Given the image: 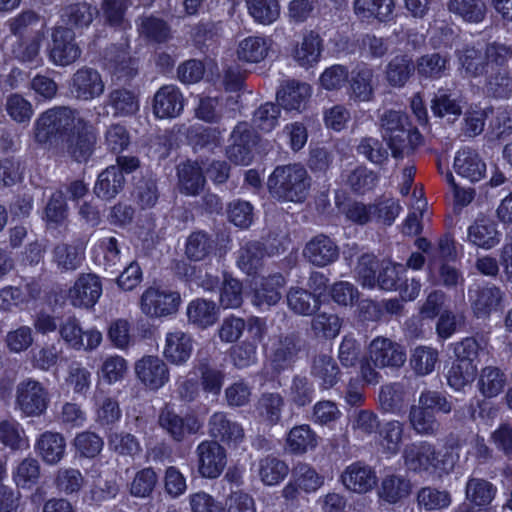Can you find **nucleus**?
<instances>
[{
    "instance_id": "a19ab883",
    "label": "nucleus",
    "mask_w": 512,
    "mask_h": 512,
    "mask_svg": "<svg viewBox=\"0 0 512 512\" xmlns=\"http://www.w3.org/2000/svg\"><path fill=\"white\" fill-rule=\"evenodd\" d=\"M477 371V363L455 358L447 372L448 385L454 390L460 391L474 381Z\"/></svg>"
},
{
    "instance_id": "1a4fd4ad",
    "label": "nucleus",
    "mask_w": 512,
    "mask_h": 512,
    "mask_svg": "<svg viewBox=\"0 0 512 512\" xmlns=\"http://www.w3.org/2000/svg\"><path fill=\"white\" fill-rule=\"evenodd\" d=\"M52 44L49 48V59L57 66H68L81 55V49L75 41L71 28L56 27L51 35Z\"/></svg>"
},
{
    "instance_id": "f03ea898",
    "label": "nucleus",
    "mask_w": 512,
    "mask_h": 512,
    "mask_svg": "<svg viewBox=\"0 0 512 512\" xmlns=\"http://www.w3.org/2000/svg\"><path fill=\"white\" fill-rule=\"evenodd\" d=\"M268 189L281 201L302 202L308 195L310 178L299 164L277 166L268 178Z\"/></svg>"
},
{
    "instance_id": "f257e3e1",
    "label": "nucleus",
    "mask_w": 512,
    "mask_h": 512,
    "mask_svg": "<svg viewBox=\"0 0 512 512\" xmlns=\"http://www.w3.org/2000/svg\"><path fill=\"white\" fill-rule=\"evenodd\" d=\"M406 359V350L401 344L390 338L377 336L367 345L366 358L360 366L361 377L369 384H377L381 378L378 369H399Z\"/></svg>"
},
{
    "instance_id": "2f4dec72",
    "label": "nucleus",
    "mask_w": 512,
    "mask_h": 512,
    "mask_svg": "<svg viewBox=\"0 0 512 512\" xmlns=\"http://www.w3.org/2000/svg\"><path fill=\"white\" fill-rule=\"evenodd\" d=\"M106 105L111 108L114 117L131 116L140 108L139 97L134 90L115 88L107 96Z\"/></svg>"
},
{
    "instance_id": "a18cd8bd",
    "label": "nucleus",
    "mask_w": 512,
    "mask_h": 512,
    "mask_svg": "<svg viewBox=\"0 0 512 512\" xmlns=\"http://www.w3.org/2000/svg\"><path fill=\"white\" fill-rule=\"evenodd\" d=\"M449 65V58L439 53L425 54L419 57L415 63V71L419 77L426 79L441 78Z\"/></svg>"
},
{
    "instance_id": "4468645a",
    "label": "nucleus",
    "mask_w": 512,
    "mask_h": 512,
    "mask_svg": "<svg viewBox=\"0 0 512 512\" xmlns=\"http://www.w3.org/2000/svg\"><path fill=\"white\" fill-rule=\"evenodd\" d=\"M158 423L176 441H182L186 435L197 433L201 427L195 416L181 417L169 405L160 410Z\"/></svg>"
},
{
    "instance_id": "72a5a7b5",
    "label": "nucleus",
    "mask_w": 512,
    "mask_h": 512,
    "mask_svg": "<svg viewBox=\"0 0 512 512\" xmlns=\"http://www.w3.org/2000/svg\"><path fill=\"white\" fill-rule=\"evenodd\" d=\"M288 464L272 455L261 458L257 463L256 472L260 481L266 486L280 484L289 474Z\"/></svg>"
},
{
    "instance_id": "b1692460",
    "label": "nucleus",
    "mask_w": 512,
    "mask_h": 512,
    "mask_svg": "<svg viewBox=\"0 0 512 512\" xmlns=\"http://www.w3.org/2000/svg\"><path fill=\"white\" fill-rule=\"evenodd\" d=\"M183 101L178 87L165 85L154 96L153 112L161 119L177 117L183 110Z\"/></svg>"
},
{
    "instance_id": "de8ad7c7",
    "label": "nucleus",
    "mask_w": 512,
    "mask_h": 512,
    "mask_svg": "<svg viewBox=\"0 0 512 512\" xmlns=\"http://www.w3.org/2000/svg\"><path fill=\"white\" fill-rule=\"evenodd\" d=\"M97 9L87 3H75L66 6L61 14L63 22L71 28L82 29L88 27L95 15Z\"/></svg>"
},
{
    "instance_id": "a878e982",
    "label": "nucleus",
    "mask_w": 512,
    "mask_h": 512,
    "mask_svg": "<svg viewBox=\"0 0 512 512\" xmlns=\"http://www.w3.org/2000/svg\"><path fill=\"white\" fill-rule=\"evenodd\" d=\"M454 169L461 177L477 182L485 176L486 164L475 150L463 148L456 153Z\"/></svg>"
},
{
    "instance_id": "39448f33",
    "label": "nucleus",
    "mask_w": 512,
    "mask_h": 512,
    "mask_svg": "<svg viewBox=\"0 0 512 512\" xmlns=\"http://www.w3.org/2000/svg\"><path fill=\"white\" fill-rule=\"evenodd\" d=\"M382 136L394 158H402L413 150L414 141L420 134L412 131L408 117L401 111L386 110L379 117Z\"/></svg>"
},
{
    "instance_id": "393cba45",
    "label": "nucleus",
    "mask_w": 512,
    "mask_h": 512,
    "mask_svg": "<svg viewBox=\"0 0 512 512\" xmlns=\"http://www.w3.org/2000/svg\"><path fill=\"white\" fill-rule=\"evenodd\" d=\"M304 256L313 265L324 267L337 260L339 249L329 237L318 235L306 244Z\"/></svg>"
},
{
    "instance_id": "6ab92c4d",
    "label": "nucleus",
    "mask_w": 512,
    "mask_h": 512,
    "mask_svg": "<svg viewBox=\"0 0 512 512\" xmlns=\"http://www.w3.org/2000/svg\"><path fill=\"white\" fill-rule=\"evenodd\" d=\"M105 90L101 74L92 68L79 69L72 78L71 93L80 100H93L100 97Z\"/></svg>"
},
{
    "instance_id": "37998d69",
    "label": "nucleus",
    "mask_w": 512,
    "mask_h": 512,
    "mask_svg": "<svg viewBox=\"0 0 512 512\" xmlns=\"http://www.w3.org/2000/svg\"><path fill=\"white\" fill-rule=\"evenodd\" d=\"M269 47L267 39L259 36H249L239 42L237 56L242 61L258 63L266 58Z\"/></svg>"
},
{
    "instance_id": "69168bd1",
    "label": "nucleus",
    "mask_w": 512,
    "mask_h": 512,
    "mask_svg": "<svg viewBox=\"0 0 512 512\" xmlns=\"http://www.w3.org/2000/svg\"><path fill=\"white\" fill-rule=\"evenodd\" d=\"M84 484L85 478L78 469L65 467L57 471L55 478L56 488L66 495L78 493Z\"/></svg>"
},
{
    "instance_id": "49530a36",
    "label": "nucleus",
    "mask_w": 512,
    "mask_h": 512,
    "mask_svg": "<svg viewBox=\"0 0 512 512\" xmlns=\"http://www.w3.org/2000/svg\"><path fill=\"white\" fill-rule=\"evenodd\" d=\"M411 428L421 436H434L440 429V423L431 411L418 405H412L409 411Z\"/></svg>"
},
{
    "instance_id": "4d7b16f0",
    "label": "nucleus",
    "mask_w": 512,
    "mask_h": 512,
    "mask_svg": "<svg viewBox=\"0 0 512 512\" xmlns=\"http://www.w3.org/2000/svg\"><path fill=\"white\" fill-rule=\"evenodd\" d=\"M288 307L298 315H311L318 309V300L309 291L292 287L287 293Z\"/></svg>"
},
{
    "instance_id": "c85d7f7f",
    "label": "nucleus",
    "mask_w": 512,
    "mask_h": 512,
    "mask_svg": "<svg viewBox=\"0 0 512 512\" xmlns=\"http://www.w3.org/2000/svg\"><path fill=\"white\" fill-rule=\"evenodd\" d=\"M96 136L92 126L76 131L65 139L66 151L77 162H86L94 151Z\"/></svg>"
},
{
    "instance_id": "ddd939ff",
    "label": "nucleus",
    "mask_w": 512,
    "mask_h": 512,
    "mask_svg": "<svg viewBox=\"0 0 512 512\" xmlns=\"http://www.w3.org/2000/svg\"><path fill=\"white\" fill-rule=\"evenodd\" d=\"M139 381L150 390L162 388L170 379L167 364L158 356H144L135 363Z\"/></svg>"
},
{
    "instance_id": "2eb2a0df",
    "label": "nucleus",
    "mask_w": 512,
    "mask_h": 512,
    "mask_svg": "<svg viewBox=\"0 0 512 512\" xmlns=\"http://www.w3.org/2000/svg\"><path fill=\"white\" fill-rule=\"evenodd\" d=\"M340 480L348 491L365 494L375 488L378 478L372 467L362 462H354L343 470Z\"/></svg>"
},
{
    "instance_id": "c9c22d12",
    "label": "nucleus",
    "mask_w": 512,
    "mask_h": 512,
    "mask_svg": "<svg viewBox=\"0 0 512 512\" xmlns=\"http://www.w3.org/2000/svg\"><path fill=\"white\" fill-rule=\"evenodd\" d=\"M284 407V399L279 393H263L255 405L258 418L267 425H276Z\"/></svg>"
},
{
    "instance_id": "f8f14e48",
    "label": "nucleus",
    "mask_w": 512,
    "mask_h": 512,
    "mask_svg": "<svg viewBox=\"0 0 512 512\" xmlns=\"http://www.w3.org/2000/svg\"><path fill=\"white\" fill-rule=\"evenodd\" d=\"M468 297L474 315L485 319L503 307L505 293L495 285H478L469 288Z\"/></svg>"
},
{
    "instance_id": "09e8293b",
    "label": "nucleus",
    "mask_w": 512,
    "mask_h": 512,
    "mask_svg": "<svg viewBox=\"0 0 512 512\" xmlns=\"http://www.w3.org/2000/svg\"><path fill=\"white\" fill-rule=\"evenodd\" d=\"M312 375L320 381L323 388L328 389L338 382L340 370L330 355L321 354L314 359Z\"/></svg>"
},
{
    "instance_id": "5701e85b",
    "label": "nucleus",
    "mask_w": 512,
    "mask_h": 512,
    "mask_svg": "<svg viewBox=\"0 0 512 512\" xmlns=\"http://www.w3.org/2000/svg\"><path fill=\"white\" fill-rule=\"evenodd\" d=\"M127 41L111 46L105 52L107 66L117 80L127 81L137 73L136 61L129 56Z\"/></svg>"
},
{
    "instance_id": "4c0bfd02",
    "label": "nucleus",
    "mask_w": 512,
    "mask_h": 512,
    "mask_svg": "<svg viewBox=\"0 0 512 512\" xmlns=\"http://www.w3.org/2000/svg\"><path fill=\"white\" fill-rule=\"evenodd\" d=\"M507 383L505 373L495 366H486L481 369L477 382L480 393L487 398L498 396Z\"/></svg>"
},
{
    "instance_id": "e433bc0d",
    "label": "nucleus",
    "mask_w": 512,
    "mask_h": 512,
    "mask_svg": "<svg viewBox=\"0 0 512 512\" xmlns=\"http://www.w3.org/2000/svg\"><path fill=\"white\" fill-rule=\"evenodd\" d=\"M317 446V435L309 425L293 427L286 439L287 450L296 455L304 454Z\"/></svg>"
},
{
    "instance_id": "603ef678",
    "label": "nucleus",
    "mask_w": 512,
    "mask_h": 512,
    "mask_svg": "<svg viewBox=\"0 0 512 512\" xmlns=\"http://www.w3.org/2000/svg\"><path fill=\"white\" fill-rule=\"evenodd\" d=\"M187 316L190 322L200 327H208L218 318L215 303L204 299L191 301L187 307Z\"/></svg>"
},
{
    "instance_id": "58836bf2",
    "label": "nucleus",
    "mask_w": 512,
    "mask_h": 512,
    "mask_svg": "<svg viewBox=\"0 0 512 512\" xmlns=\"http://www.w3.org/2000/svg\"><path fill=\"white\" fill-rule=\"evenodd\" d=\"M299 342L294 336L281 339L271 356V365L274 371L281 372L292 366L299 351Z\"/></svg>"
},
{
    "instance_id": "20e7f679",
    "label": "nucleus",
    "mask_w": 512,
    "mask_h": 512,
    "mask_svg": "<svg viewBox=\"0 0 512 512\" xmlns=\"http://www.w3.org/2000/svg\"><path fill=\"white\" fill-rule=\"evenodd\" d=\"M85 120L77 111L67 107L50 109L42 113L35 122L34 137L41 144H45L57 134L66 135V138L88 127Z\"/></svg>"
},
{
    "instance_id": "a211bd4d",
    "label": "nucleus",
    "mask_w": 512,
    "mask_h": 512,
    "mask_svg": "<svg viewBox=\"0 0 512 512\" xmlns=\"http://www.w3.org/2000/svg\"><path fill=\"white\" fill-rule=\"evenodd\" d=\"M377 80L375 71L367 64L358 65L351 72L348 95L355 102H370L374 98Z\"/></svg>"
},
{
    "instance_id": "c03bdc74",
    "label": "nucleus",
    "mask_w": 512,
    "mask_h": 512,
    "mask_svg": "<svg viewBox=\"0 0 512 512\" xmlns=\"http://www.w3.org/2000/svg\"><path fill=\"white\" fill-rule=\"evenodd\" d=\"M411 492L409 480L396 475L386 476L381 483L379 496L384 501L395 504L408 497Z\"/></svg>"
},
{
    "instance_id": "79ce46f5",
    "label": "nucleus",
    "mask_w": 512,
    "mask_h": 512,
    "mask_svg": "<svg viewBox=\"0 0 512 512\" xmlns=\"http://www.w3.org/2000/svg\"><path fill=\"white\" fill-rule=\"evenodd\" d=\"M497 492V488L482 478H470L465 487L466 499L475 506L489 505Z\"/></svg>"
},
{
    "instance_id": "c756f323",
    "label": "nucleus",
    "mask_w": 512,
    "mask_h": 512,
    "mask_svg": "<svg viewBox=\"0 0 512 512\" xmlns=\"http://www.w3.org/2000/svg\"><path fill=\"white\" fill-rule=\"evenodd\" d=\"M353 9L355 15L361 21L368 23L377 20L388 21L393 13V0H354Z\"/></svg>"
},
{
    "instance_id": "864d4df0",
    "label": "nucleus",
    "mask_w": 512,
    "mask_h": 512,
    "mask_svg": "<svg viewBox=\"0 0 512 512\" xmlns=\"http://www.w3.org/2000/svg\"><path fill=\"white\" fill-rule=\"evenodd\" d=\"M417 502L426 511H440L451 505L452 496L447 490L423 487L417 493Z\"/></svg>"
},
{
    "instance_id": "dca6fc26",
    "label": "nucleus",
    "mask_w": 512,
    "mask_h": 512,
    "mask_svg": "<svg viewBox=\"0 0 512 512\" xmlns=\"http://www.w3.org/2000/svg\"><path fill=\"white\" fill-rule=\"evenodd\" d=\"M231 143L227 148V157L237 165H249L252 161V148L255 135L247 123H239L231 134Z\"/></svg>"
},
{
    "instance_id": "13d9d810",
    "label": "nucleus",
    "mask_w": 512,
    "mask_h": 512,
    "mask_svg": "<svg viewBox=\"0 0 512 512\" xmlns=\"http://www.w3.org/2000/svg\"><path fill=\"white\" fill-rule=\"evenodd\" d=\"M139 34L152 42H165L170 37V27L161 18L145 16L138 23Z\"/></svg>"
},
{
    "instance_id": "3c124183",
    "label": "nucleus",
    "mask_w": 512,
    "mask_h": 512,
    "mask_svg": "<svg viewBox=\"0 0 512 512\" xmlns=\"http://www.w3.org/2000/svg\"><path fill=\"white\" fill-rule=\"evenodd\" d=\"M83 246L61 243L53 250V261L61 271L76 270L83 260Z\"/></svg>"
},
{
    "instance_id": "aec40b11",
    "label": "nucleus",
    "mask_w": 512,
    "mask_h": 512,
    "mask_svg": "<svg viewBox=\"0 0 512 512\" xmlns=\"http://www.w3.org/2000/svg\"><path fill=\"white\" fill-rule=\"evenodd\" d=\"M501 240V233L496 223L489 217L481 215L467 229V242L484 250L496 247Z\"/></svg>"
},
{
    "instance_id": "bf43d9fd",
    "label": "nucleus",
    "mask_w": 512,
    "mask_h": 512,
    "mask_svg": "<svg viewBox=\"0 0 512 512\" xmlns=\"http://www.w3.org/2000/svg\"><path fill=\"white\" fill-rule=\"evenodd\" d=\"M486 91L495 98H508L512 93V75L507 68H497L486 78Z\"/></svg>"
},
{
    "instance_id": "bb28decb",
    "label": "nucleus",
    "mask_w": 512,
    "mask_h": 512,
    "mask_svg": "<svg viewBox=\"0 0 512 512\" xmlns=\"http://www.w3.org/2000/svg\"><path fill=\"white\" fill-rule=\"evenodd\" d=\"M322 40L320 36L309 31L305 33L291 52L293 60L301 67L309 68L319 62L322 53Z\"/></svg>"
},
{
    "instance_id": "5fc2aeb1",
    "label": "nucleus",
    "mask_w": 512,
    "mask_h": 512,
    "mask_svg": "<svg viewBox=\"0 0 512 512\" xmlns=\"http://www.w3.org/2000/svg\"><path fill=\"white\" fill-rule=\"evenodd\" d=\"M251 17L259 24L270 25L280 16L278 0H246Z\"/></svg>"
},
{
    "instance_id": "6e6552de",
    "label": "nucleus",
    "mask_w": 512,
    "mask_h": 512,
    "mask_svg": "<svg viewBox=\"0 0 512 512\" xmlns=\"http://www.w3.org/2000/svg\"><path fill=\"white\" fill-rule=\"evenodd\" d=\"M180 301L181 298L177 292L149 287L141 296L140 308L148 317H165L178 310Z\"/></svg>"
},
{
    "instance_id": "774afa93",
    "label": "nucleus",
    "mask_w": 512,
    "mask_h": 512,
    "mask_svg": "<svg viewBox=\"0 0 512 512\" xmlns=\"http://www.w3.org/2000/svg\"><path fill=\"white\" fill-rule=\"evenodd\" d=\"M264 255L259 243H247L239 250L237 264L243 272L250 275L261 266Z\"/></svg>"
},
{
    "instance_id": "e2e57ef3",
    "label": "nucleus",
    "mask_w": 512,
    "mask_h": 512,
    "mask_svg": "<svg viewBox=\"0 0 512 512\" xmlns=\"http://www.w3.org/2000/svg\"><path fill=\"white\" fill-rule=\"evenodd\" d=\"M404 426L397 420L386 422L381 430V447L388 455H396L402 443Z\"/></svg>"
},
{
    "instance_id": "f704fd0d",
    "label": "nucleus",
    "mask_w": 512,
    "mask_h": 512,
    "mask_svg": "<svg viewBox=\"0 0 512 512\" xmlns=\"http://www.w3.org/2000/svg\"><path fill=\"white\" fill-rule=\"evenodd\" d=\"M124 183L125 178L119 168L109 166L99 174L94 192L100 198L111 199L122 190Z\"/></svg>"
},
{
    "instance_id": "8fccbe9b",
    "label": "nucleus",
    "mask_w": 512,
    "mask_h": 512,
    "mask_svg": "<svg viewBox=\"0 0 512 512\" xmlns=\"http://www.w3.org/2000/svg\"><path fill=\"white\" fill-rule=\"evenodd\" d=\"M457 57L461 69L467 76L478 77L484 73L486 58L483 49L467 46L458 52Z\"/></svg>"
},
{
    "instance_id": "7c9ffc66",
    "label": "nucleus",
    "mask_w": 512,
    "mask_h": 512,
    "mask_svg": "<svg viewBox=\"0 0 512 512\" xmlns=\"http://www.w3.org/2000/svg\"><path fill=\"white\" fill-rule=\"evenodd\" d=\"M311 95V88L306 83L288 81L277 92L279 105L287 111H301Z\"/></svg>"
},
{
    "instance_id": "680f3d73",
    "label": "nucleus",
    "mask_w": 512,
    "mask_h": 512,
    "mask_svg": "<svg viewBox=\"0 0 512 512\" xmlns=\"http://www.w3.org/2000/svg\"><path fill=\"white\" fill-rule=\"evenodd\" d=\"M431 109L438 117L458 118L462 114L461 99L448 94L444 90L438 91L432 101Z\"/></svg>"
},
{
    "instance_id": "052dcab7",
    "label": "nucleus",
    "mask_w": 512,
    "mask_h": 512,
    "mask_svg": "<svg viewBox=\"0 0 512 512\" xmlns=\"http://www.w3.org/2000/svg\"><path fill=\"white\" fill-rule=\"evenodd\" d=\"M292 476L295 485L305 492H315L324 483V478L307 463H297L293 470Z\"/></svg>"
},
{
    "instance_id": "6e6d98bb",
    "label": "nucleus",
    "mask_w": 512,
    "mask_h": 512,
    "mask_svg": "<svg viewBox=\"0 0 512 512\" xmlns=\"http://www.w3.org/2000/svg\"><path fill=\"white\" fill-rule=\"evenodd\" d=\"M180 189L187 195H197L204 187L205 178L200 167L186 163L178 169Z\"/></svg>"
},
{
    "instance_id": "f3484780",
    "label": "nucleus",
    "mask_w": 512,
    "mask_h": 512,
    "mask_svg": "<svg viewBox=\"0 0 512 512\" xmlns=\"http://www.w3.org/2000/svg\"><path fill=\"white\" fill-rule=\"evenodd\" d=\"M286 284L280 273L263 277L256 281L253 288L252 304L261 310H267L276 305L282 298V289Z\"/></svg>"
},
{
    "instance_id": "412c9836",
    "label": "nucleus",
    "mask_w": 512,
    "mask_h": 512,
    "mask_svg": "<svg viewBox=\"0 0 512 512\" xmlns=\"http://www.w3.org/2000/svg\"><path fill=\"white\" fill-rule=\"evenodd\" d=\"M193 349V339L189 334L174 330L165 335L162 353L169 363L184 365L190 359Z\"/></svg>"
},
{
    "instance_id": "4be33fe9",
    "label": "nucleus",
    "mask_w": 512,
    "mask_h": 512,
    "mask_svg": "<svg viewBox=\"0 0 512 512\" xmlns=\"http://www.w3.org/2000/svg\"><path fill=\"white\" fill-rule=\"evenodd\" d=\"M209 434L226 444L237 445L245 438L242 425L232 420L225 412L213 413L208 421Z\"/></svg>"
},
{
    "instance_id": "0eeeda50",
    "label": "nucleus",
    "mask_w": 512,
    "mask_h": 512,
    "mask_svg": "<svg viewBox=\"0 0 512 512\" xmlns=\"http://www.w3.org/2000/svg\"><path fill=\"white\" fill-rule=\"evenodd\" d=\"M59 334L68 347L77 351H92L102 342V333L99 330H83L79 320L74 316L66 318L59 325Z\"/></svg>"
},
{
    "instance_id": "423d86ee",
    "label": "nucleus",
    "mask_w": 512,
    "mask_h": 512,
    "mask_svg": "<svg viewBox=\"0 0 512 512\" xmlns=\"http://www.w3.org/2000/svg\"><path fill=\"white\" fill-rule=\"evenodd\" d=\"M49 393L37 380L28 378L19 382L15 390V409L25 417L43 415L49 405Z\"/></svg>"
},
{
    "instance_id": "ea45409f",
    "label": "nucleus",
    "mask_w": 512,
    "mask_h": 512,
    "mask_svg": "<svg viewBox=\"0 0 512 512\" xmlns=\"http://www.w3.org/2000/svg\"><path fill=\"white\" fill-rule=\"evenodd\" d=\"M449 12L468 23H480L486 15V5L483 0H449Z\"/></svg>"
},
{
    "instance_id": "9d476101",
    "label": "nucleus",
    "mask_w": 512,
    "mask_h": 512,
    "mask_svg": "<svg viewBox=\"0 0 512 512\" xmlns=\"http://www.w3.org/2000/svg\"><path fill=\"white\" fill-rule=\"evenodd\" d=\"M102 295L100 278L92 273H84L69 289L67 299L75 308L90 309L95 306Z\"/></svg>"
},
{
    "instance_id": "7ed1b4c3",
    "label": "nucleus",
    "mask_w": 512,
    "mask_h": 512,
    "mask_svg": "<svg viewBox=\"0 0 512 512\" xmlns=\"http://www.w3.org/2000/svg\"><path fill=\"white\" fill-rule=\"evenodd\" d=\"M404 465L409 471L449 472L453 469L457 457L452 452L441 453L427 441H417L405 446L402 454Z\"/></svg>"
},
{
    "instance_id": "9b49d317",
    "label": "nucleus",
    "mask_w": 512,
    "mask_h": 512,
    "mask_svg": "<svg viewBox=\"0 0 512 512\" xmlns=\"http://www.w3.org/2000/svg\"><path fill=\"white\" fill-rule=\"evenodd\" d=\"M198 471L204 478H217L226 466V451L213 440H204L196 448Z\"/></svg>"
},
{
    "instance_id": "0e129e2a",
    "label": "nucleus",
    "mask_w": 512,
    "mask_h": 512,
    "mask_svg": "<svg viewBox=\"0 0 512 512\" xmlns=\"http://www.w3.org/2000/svg\"><path fill=\"white\" fill-rule=\"evenodd\" d=\"M404 388L400 383L384 385L379 391V404L383 411L397 413L404 403Z\"/></svg>"
},
{
    "instance_id": "473e14b6",
    "label": "nucleus",
    "mask_w": 512,
    "mask_h": 512,
    "mask_svg": "<svg viewBox=\"0 0 512 512\" xmlns=\"http://www.w3.org/2000/svg\"><path fill=\"white\" fill-rule=\"evenodd\" d=\"M414 72L415 63L412 57L407 54H399L387 63L384 74L390 86L401 88L405 86Z\"/></svg>"
},
{
    "instance_id": "338daca9",
    "label": "nucleus",
    "mask_w": 512,
    "mask_h": 512,
    "mask_svg": "<svg viewBox=\"0 0 512 512\" xmlns=\"http://www.w3.org/2000/svg\"><path fill=\"white\" fill-rule=\"evenodd\" d=\"M213 241L201 231L190 234L187 238L185 254L193 261L204 260L213 250Z\"/></svg>"
},
{
    "instance_id": "cd10ccee",
    "label": "nucleus",
    "mask_w": 512,
    "mask_h": 512,
    "mask_svg": "<svg viewBox=\"0 0 512 512\" xmlns=\"http://www.w3.org/2000/svg\"><path fill=\"white\" fill-rule=\"evenodd\" d=\"M35 450L45 463L55 465L65 455V438L58 432L46 431L36 440Z\"/></svg>"
}]
</instances>
